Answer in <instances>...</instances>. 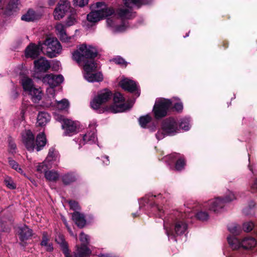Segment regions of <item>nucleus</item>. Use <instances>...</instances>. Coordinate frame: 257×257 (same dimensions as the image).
I'll list each match as a JSON object with an SVG mask.
<instances>
[{
  "mask_svg": "<svg viewBox=\"0 0 257 257\" xmlns=\"http://www.w3.org/2000/svg\"><path fill=\"white\" fill-rule=\"evenodd\" d=\"M55 240L58 243L60 244L65 256L70 257V251L68 249L67 243L65 241L64 236L62 235L59 234L56 237Z\"/></svg>",
  "mask_w": 257,
  "mask_h": 257,
  "instance_id": "obj_26",
  "label": "nucleus"
},
{
  "mask_svg": "<svg viewBox=\"0 0 257 257\" xmlns=\"http://www.w3.org/2000/svg\"><path fill=\"white\" fill-rule=\"evenodd\" d=\"M104 157L106 159V160L105 161H103V163L106 165H108L109 164V160L108 159V157L107 156H105Z\"/></svg>",
  "mask_w": 257,
  "mask_h": 257,
  "instance_id": "obj_57",
  "label": "nucleus"
},
{
  "mask_svg": "<svg viewBox=\"0 0 257 257\" xmlns=\"http://www.w3.org/2000/svg\"><path fill=\"white\" fill-rule=\"evenodd\" d=\"M69 204L70 205V209L74 210L75 211H77L80 209V207L78 203L75 201L71 200L69 202Z\"/></svg>",
  "mask_w": 257,
  "mask_h": 257,
  "instance_id": "obj_46",
  "label": "nucleus"
},
{
  "mask_svg": "<svg viewBox=\"0 0 257 257\" xmlns=\"http://www.w3.org/2000/svg\"><path fill=\"white\" fill-rule=\"evenodd\" d=\"M55 28L61 41L64 42H68L70 38L68 37L66 34L65 26L61 23H57Z\"/></svg>",
  "mask_w": 257,
  "mask_h": 257,
  "instance_id": "obj_22",
  "label": "nucleus"
},
{
  "mask_svg": "<svg viewBox=\"0 0 257 257\" xmlns=\"http://www.w3.org/2000/svg\"><path fill=\"white\" fill-rule=\"evenodd\" d=\"M245 211H246V209H244V211H243L244 213H245L246 215H247L248 213L247 212H245Z\"/></svg>",
  "mask_w": 257,
  "mask_h": 257,
  "instance_id": "obj_62",
  "label": "nucleus"
},
{
  "mask_svg": "<svg viewBox=\"0 0 257 257\" xmlns=\"http://www.w3.org/2000/svg\"><path fill=\"white\" fill-rule=\"evenodd\" d=\"M92 8L95 9L92 10L87 16V20L91 23H96L114 13L113 9L108 7L103 2L96 3Z\"/></svg>",
  "mask_w": 257,
  "mask_h": 257,
  "instance_id": "obj_4",
  "label": "nucleus"
},
{
  "mask_svg": "<svg viewBox=\"0 0 257 257\" xmlns=\"http://www.w3.org/2000/svg\"><path fill=\"white\" fill-rule=\"evenodd\" d=\"M107 25L114 29V31L116 32H122L124 31L128 27V23L123 22L120 25H116L114 21L112 19H107L106 20Z\"/></svg>",
  "mask_w": 257,
  "mask_h": 257,
  "instance_id": "obj_25",
  "label": "nucleus"
},
{
  "mask_svg": "<svg viewBox=\"0 0 257 257\" xmlns=\"http://www.w3.org/2000/svg\"><path fill=\"white\" fill-rule=\"evenodd\" d=\"M228 229L231 233L234 235H237L239 232V227L234 224L229 226Z\"/></svg>",
  "mask_w": 257,
  "mask_h": 257,
  "instance_id": "obj_47",
  "label": "nucleus"
},
{
  "mask_svg": "<svg viewBox=\"0 0 257 257\" xmlns=\"http://www.w3.org/2000/svg\"><path fill=\"white\" fill-rule=\"evenodd\" d=\"M22 142L27 150L32 152L36 149L40 151L46 145L47 140L43 133L39 134L35 141V137L30 130H26L22 134Z\"/></svg>",
  "mask_w": 257,
  "mask_h": 257,
  "instance_id": "obj_1",
  "label": "nucleus"
},
{
  "mask_svg": "<svg viewBox=\"0 0 257 257\" xmlns=\"http://www.w3.org/2000/svg\"><path fill=\"white\" fill-rule=\"evenodd\" d=\"M179 130H182L187 131L190 129L189 120L188 118H184L180 119L179 123L178 124Z\"/></svg>",
  "mask_w": 257,
  "mask_h": 257,
  "instance_id": "obj_36",
  "label": "nucleus"
},
{
  "mask_svg": "<svg viewBox=\"0 0 257 257\" xmlns=\"http://www.w3.org/2000/svg\"><path fill=\"white\" fill-rule=\"evenodd\" d=\"M96 140L95 130L93 129V131L87 132L83 136L82 140L80 141V144H82L83 145L86 143L92 144L95 143Z\"/></svg>",
  "mask_w": 257,
  "mask_h": 257,
  "instance_id": "obj_24",
  "label": "nucleus"
},
{
  "mask_svg": "<svg viewBox=\"0 0 257 257\" xmlns=\"http://www.w3.org/2000/svg\"><path fill=\"white\" fill-rule=\"evenodd\" d=\"M22 85L24 90L28 92L35 87L32 80L28 77H24L22 79Z\"/></svg>",
  "mask_w": 257,
  "mask_h": 257,
  "instance_id": "obj_29",
  "label": "nucleus"
},
{
  "mask_svg": "<svg viewBox=\"0 0 257 257\" xmlns=\"http://www.w3.org/2000/svg\"><path fill=\"white\" fill-rule=\"evenodd\" d=\"M63 221H64V223H65V225L66 226V227L68 228V229L69 230H70V228L68 227L67 223V222H66V220H65V219H64V220H63Z\"/></svg>",
  "mask_w": 257,
  "mask_h": 257,
  "instance_id": "obj_60",
  "label": "nucleus"
},
{
  "mask_svg": "<svg viewBox=\"0 0 257 257\" xmlns=\"http://www.w3.org/2000/svg\"><path fill=\"white\" fill-rule=\"evenodd\" d=\"M30 180L31 181V182L34 184L35 185H36V184L35 183V181L34 180L30 179Z\"/></svg>",
  "mask_w": 257,
  "mask_h": 257,
  "instance_id": "obj_61",
  "label": "nucleus"
},
{
  "mask_svg": "<svg viewBox=\"0 0 257 257\" xmlns=\"http://www.w3.org/2000/svg\"><path fill=\"white\" fill-rule=\"evenodd\" d=\"M254 224L252 222H245L243 224V229L244 231L249 232L253 229Z\"/></svg>",
  "mask_w": 257,
  "mask_h": 257,
  "instance_id": "obj_45",
  "label": "nucleus"
},
{
  "mask_svg": "<svg viewBox=\"0 0 257 257\" xmlns=\"http://www.w3.org/2000/svg\"><path fill=\"white\" fill-rule=\"evenodd\" d=\"M62 127L65 130L64 135L71 136L77 133L78 124L71 119H65L62 124Z\"/></svg>",
  "mask_w": 257,
  "mask_h": 257,
  "instance_id": "obj_17",
  "label": "nucleus"
},
{
  "mask_svg": "<svg viewBox=\"0 0 257 257\" xmlns=\"http://www.w3.org/2000/svg\"><path fill=\"white\" fill-rule=\"evenodd\" d=\"M251 189L252 191H257V178L255 180L253 183L251 185Z\"/></svg>",
  "mask_w": 257,
  "mask_h": 257,
  "instance_id": "obj_55",
  "label": "nucleus"
},
{
  "mask_svg": "<svg viewBox=\"0 0 257 257\" xmlns=\"http://www.w3.org/2000/svg\"><path fill=\"white\" fill-rule=\"evenodd\" d=\"M76 22L75 18L73 16H69L66 21V25L69 27L72 26Z\"/></svg>",
  "mask_w": 257,
  "mask_h": 257,
  "instance_id": "obj_48",
  "label": "nucleus"
},
{
  "mask_svg": "<svg viewBox=\"0 0 257 257\" xmlns=\"http://www.w3.org/2000/svg\"><path fill=\"white\" fill-rule=\"evenodd\" d=\"M165 135H166L164 133L163 130L162 131H159L156 134V137L158 140H160L163 139L165 137Z\"/></svg>",
  "mask_w": 257,
  "mask_h": 257,
  "instance_id": "obj_53",
  "label": "nucleus"
},
{
  "mask_svg": "<svg viewBox=\"0 0 257 257\" xmlns=\"http://www.w3.org/2000/svg\"><path fill=\"white\" fill-rule=\"evenodd\" d=\"M89 0H74V4L80 7H83L88 4Z\"/></svg>",
  "mask_w": 257,
  "mask_h": 257,
  "instance_id": "obj_49",
  "label": "nucleus"
},
{
  "mask_svg": "<svg viewBox=\"0 0 257 257\" xmlns=\"http://www.w3.org/2000/svg\"><path fill=\"white\" fill-rule=\"evenodd\" d=\"M42 43L47 46V55L49 58L55 57L61 52L62 46L56 38H48Z\"/></svg>",
  "mask_w": 257,
  "mask_h": 257,
  "instance_id": "obj_11",
  "label": "nucleus"
},
{
  "mask_svg": "<svg viewBox=\"0 0 257 257\" xmlns=\"http://www.w3.org/2000/svg\"><path fill=\"white\" fill-rule=\"evenodd\" d=\"M29 94L31 96L32 99L34 102H38L42 98V91L39 88L34 87Z\"/></svg>",
  "mask_w": 257,
  "mask_h": 257,
  "instance_id": "obj_31",
  "label": "nucleus"
},
{
  "mask_svg": "<svg viewBox=\"0 0 257 257\" xmlns=\"http://www.w3.org/2000/svg\"><path fill=\"white\" fill-rule=\"evenodd\" d=\"M235 199V195L232 192L228 191L224 198L217 197L214 199L210 200L203 205V208H207L209 210L215 212H218L224 206L225 203L231 202Z\"/></svg>",
  "mask_w": 257,
  "mask_h": 257,
  "instance_id": "obj_6",
  "label": "nucleus"
},
{
  "mask_svg": "<svg viewBox=\"0 0 257 257\" xmlns=\"http://www.w3.org/2000/svg\"><path fill=\"white\" fill-rule=\"evenodd\" d=\"M173 107L177 111L181 112L183 108V103L181 102H177L174 104Z\"/></svg>",
  "mask_w": 257,
  "mask_h": 257,
  "instance_id": "obj_50",
  "label": "nucleus"
},
{
  "mask_svg": "<svg viewBox=\"0 0 257 257\" xmlns=\"http://www.w3.org/2000/svg\"><path fill=\"white\" fill-rule=\"evenodd\" d=\"M176 219L170 228L166 226V221L164 220V228L169 239L177 241L176 236H181L185 233L188 229V224L183 218V214L177 212Z\"/></svg>",
  "mask_w": 257,
  "mask_h": 257,
  "instance_id": "obj_2",
  "label": "nucleus"
},
{
  "mask_svg": "<svg viewBox=\"0 0 257 257\" xmlns=\"http://www.w3.org/2000/svg\"><path fill=\"white\" fill-rule=\"evenodd\" d=\"M42 51V43L39 42L38 45L30 43L25 49V56L26 58H31L34 59L38 57Z\"/></svg>",
  "mask_w": 257,
  "mask_h": 257,
  "instance_id": "obj_15",
  "label": "nucleus"
},
{
  "mask_svg": "<svg viewBox=\"0 0 257 257\" xmlns=\"http://www.w3.org/2000/svg\"><path fill=\"white\" fill-rule=\"evenodd\" d=\"M77 180V176L72 172L64 174L62 177V180L65 185H69Z\"/></svg>",
  "mask_w": 257,
  "mask_h": 257,
  "instance_id": "obj_30",
  "label": "nucleus"
},
{
  "mask_svg": "<svg viewBox=\"0 0 257 257\" xmlns=\"http://www.w3.org/2000/svg\"><path fill=\"white\" fill-rule=\"evenodd\" d=\"M162 130L167 136H174L179 133V127L177 120L173 118H167L162 123Z\"/></svg>",
  "mask_w": 257,
  "mask_h": 257,
  "instance_id": "obj_12",
  "label": "nucleus"
},
{
  "mask_svg": "<svg viewBox=\"0 0 257 257\" xmlns=\"http://www.w3.org/2000/svg\"><path fill=\"white\" fill-rule=\"evenodd\" d=\"M151 120L152 117L149 114L141 116L139 119V123L143 128H145L147 124L150 122Z\"/></svg>",
  "mask_w": 257,
  "mask_h": 257,
  "instance_id": "obj_35",
  "label": "nucleus"
},
{
  "mask_svg": "<svg viewBox=\"0 0 257 257\" xmlns=\"http://www.w3.org/2000/svg\"><path fill=\"white\" fill-rule=\"evenodd\" d=\"M134 216H136V215L135 214H133Z\"/></svg>",
  "mask_w": 257,
  "mask_h": 257,
  "instance_id": "obj_64",
  "label": "nucleus"
},
{
  "mask_svg": "<svg viewBox=\"0 0 257 257\" xmlns=\"http://www.w3.org/2000/svg\"><path fill=\"white\" fill-rule=\"evenodd\" d=\"M58 157V153L55 149L52 147L49 150L48 155L46 158V161L51 162L52 161H56Z\"/></svg>",
  "mask_w": 257,
  "mask_h": 257,
  "instance_id": "obj_34",
  "label": "nucleus"
},
{
  "mask_svg": "<svg viewBox=\"0 0 257 257\" xmlns=\"http://www.w3.org/2000/svg\"><path fill=\"white\" fill-rule=\"evenodd\" d=\"M49 238L46 233H43L42 239L41 242V245L46 247V250L48 252H51L53 250V246L52 243H49Z\"/></svg>",
  "mask_w": 257,
  "mask_h": 257,
  "instance_id": "obj_32",
  "label": "nucleus"
},
{
  "mask_svg": "<svg viewBox=\"0 0 257 257\" xmlns=\"http://www.w3.org/2000/svg\"><path fill=\"white\" fill-rule=\"evenodd\" d=\"M156 209L158 211L156 215L159 218H162L163 216L164 211L158 205H156Z\"/></svg>",
  "mask_w": 257,
  "mask_h": 257,
  "instance_id": "obj_54",
  "label": "nucleus"
},
{
  "mask_svg": "<svg viewBox=\"0 0 257 257\" xmlns=\"http://www.w3.org/2000/svg\"><path fill=\"white\" fill-rule=\"evenodd\" d=\"M175 155V154H172V155H171V156H172V157H173V156H174Z\"/></svg>",
  "mask_w": 257,
  "mask_h": 257,
  "instance_id": "obj_63",
  "label": "nucleus"
},
{
  "mask_svg": "<svg viewBox=\"0 0 257 257\" xmlns=\"http://www.w3.org/2000/svg\"><path fill=\"white\" fill-rule=\"evenodd\" d=\"M110 61L114 62L116 64L119 65L121 67H125L127 65V62L121 57L117 56L110 60Z\"/></svg>",
  "mask_w": 257,
  "mask_h": 257,
  "instance_id": "obj_38",
  "label": "nucleus"
},
{
  "mask_svg": "<svg viewBox=\"0 0 257 257\" xmlns=\"http://www.w3.org/2000/svg\"><path fill=\"white\" fill-rule=\"evenodd\" d=\"M80 240L82 243L80 246H77V250L78 248L81 247L82 245L87 247V244L89 243V236L83 232H81L80 234Z\"/></svg>",
  "mask_w": 257,
  "mask_h": 257,
  "instance_id": "obj_39",
  "label": "nucleus"
},
{
  "mask_svg": "<svg viewBox=\"0 0 257 257\" xmlns=\"http://www.w3.org/2000/svg\"><path fill=\"white\" fill-rule=\"evenodd\" d=\"M91 253V251L88 247L82 245L76 251L73 252L72 254H70V257H88Z\"/></svg>",
  "mask_w": 257,
  "mask_h": 257,
  "instance_id": "obj_27",
  "label": "nucleus"
},
{
  "mask_svg": "<svg viewBox=\"0 0 257 257\" xmlns=\"http://www.w3.org/2000/svg\"><path fill=\"white\" fill-rule=\"evenodd\" d=\"M227 241L233 249H237L242 247L245 249H251L256 245L255 239L251 237H245L240 241L237 238L233 236H228Z\"/></svg>",
  "mask_w": 257,
  "mask_h": 257,
  "instance_id": "obj_8",
  "label": "nucleus"
},
{
  "mask_svg": "<svg viewBox=\"0 0 257 257\" xmlns=\"http://www.w3.org/2000/svg\"><path fill=\"white\" fill-rule=\"evenodd\" d=\"M16 171L21 174H23V173L22 169L20 167H19V166L18 167V168L17 169V170H16Z\"/></svg>",
  "mask_w": 257,
  "mask_h": 257,
  "instance_id": "obj_59",
  "label": "nucleus"
},
{
  "mask_svg": "<svg viewBox=\"0 0 257 257\" xmlns=\"http://www.w3.org/2000/svg\"><path fill=\"white\" fill-rule=\"evenodd\" d=\"M171 105L172 102L169 99H161L156 101L153 108L155 117L159 119L165 117Z\"/></svg>",
  "mask_w": 257,
  "mask_h": 257,
  "instance_id": "obj_10",
  "label": "nucleus"
},
{
  "mask_svg": "<svg viewBox=\"0 0 257 257\" xmlns=\"http://www.w3.org/2000/svg\"><path fill=\"white\" fill-rule=\"evenodd\" d=\"M50 116L45 112H40L37 116V123L39 126H43L50 120Z\"/></svg>",
  "mask_w": 257,
  "mask_h": 257,
  "instance_id": "obj_28",
  "label": "nucleus"
},
{
  "mask_svg": "<svg viewBox=\"0 0 257 257\" xmlns=\"http://www.w3.org/2000/svg\"><path fill=\"white\" fill-rule=\"evenodd\" d=\"M34 65L36 70L40 72H45L50 68L49 62L43 57L35 60Z\"/></svg>",
  "mask_w": 257,
  "mask_h": 257,
  "instance_id": "obj_18",
  "label": "nucleus"
},
{
  "mask_svg": "<svg viewBox=\"0 0 257 257\" xmlns=\"http://www.w3.org/2000/svg\"><path fill=\"white\" fill-rule=\"evenodd\" d=\"M185 165V162L183 158H180L178 159L176 163L175 168L178 171L182 170Z\"/></svg>",
  "mask_w": 257,
  "mask_h": 257,
  "instance_id": "obj_42",
  "label": "nucleus"
},
{
  "mask_svg": "<svg viewBox=\"0 0 257 257\" xmlns=\"http://www.w3.org/2000/svg\"><path fill=\"white\" fill-rule=\"evenodd\" d=\"M120 85L122 89L130 92L133 93L138 90L136 83L128 79H124L120 82Z\"/></svg>",
  "mask_w": 257,
  "mask_h": 257,
  "instance_id": "obj_19",
  "label": "nucleus"
},
{
  "mask_svg": "<svg viewBox=\"0 0 257 257\" xmlns=\"http://www.w3.org/2000/svg\"><path fill=\"white\" fill-rule=\"evenodd\" d=\"M9 165L12 167V168L15 170H17L18 167L19 166V164L16 162L15 160L12 159L11 158H9Z\"/></svg>",
  "mask_w": 257,
  "mask_h": 257,
  "instance_id": "obj_51",
  "label": "nucleus"
},
{
  "mask_svg": "<svg viewBox=\"0 0 257 257\" xmlns=\"http://www.w3.org/2000/svg\"><path fill=\"white\" fill-rule=\"evenodd\" d=\"M45 177L47 180L55 182L58 179L59 174L56 171H49L45 172Z\"/></svg>",
  "mask_w": 257,
  "mask_h": 257,
  "instance_id": "obj_33",
  "label": "nucleus"
},
{
  "mask_svg": "<svg viewBox=\"0 0 257 257\" xmlns=\"http://www.w3.org/2000/svg\"><path fill=\"white\" fill-rule=\"evenodd\" d=\"M195 216L198 219L202 221H206L209 218V215L205 211H199Z\"/></svg>",
  "mask_w": 257,
  "mask_h": 257,
  "instance_id": "obj_40",
  "label": "nucleus"
},
{
  "mask_svg": "<svg viewBox=\"0 0 257 257\" xmlns=\"http://www.w3.org/2000/svg\"><path fill=\"white\" fill-rule=\"evenodd\" d=\"M45 162H43L42 163H40L37 167V171L42 173L43 172H47V170L48 169V167L45 164Z\"/></svg>",
  "mask_w": 257,
  "mask_h": 257,
  "instance_id": "obj_44",
  "label": "nucleus"
},
{
  "mask_svg": "<svg viewBox=\"0 0 257 257\" xmlns=\"http://www.w3.org/2000/svg\"><path fill=\"white\" fill-rule=\"evenodd\" d=\"M41 17V15L39 13L30 9L22 16L21 20L26 22H33L40 19Z\"/></svg>",
  "mask_w": 257,
  "mask_h": 257,
  "instance_id": "obj_23",
  "label": "nucleus"
},
{
  "mask_svg": "<svg viewBox=\"0 0 257 257\" xmlns=\"http://www.w3.org/2000/svg\"><path fill=\"white\" fill-rule=\"evenodd\" d=\"M124 7L119 8L116 13L122 20L131 19L136 17V13L133 12V8L137 6L139 8L142 4H146L144 0H123Z\"/></svg>",
  "mask_w": 257,
  "mask_h": 257,
  "instance_id": "obj_5",
  "label": "nucleus"
},
{
  "mask_svg": "<svg viewBox=\"0 0 257 257\" xmlns=\"http://www.w3.org/2000/svg\"><path fill=\"white\" fill-rule=\"evenodd\" d=\"M17 233L20 239L24 241L28 239L32 235V230L27 226L24 225L18 228Z\"/></svg>",
  "mask_w": 257,
  "mask_h": 257,
  "instance_id": "obj_20",
  "label": "nucleus"
},
{
  "mask_svg": "<svg viewBox=\"0 0 257 257\" xmlns=\"http://www.w3.org/2000/svg\"><path fill=\"white\" fill-rule=\"evenodd\" d=\"M68 106L69 102L67 99H64L57 102V107L59 109L63 110L67 108Z\"/></svg>",
  "mask_w": 257,
  "mask_h": 257,
  "instance_id": "obj_41",
  "label": "nucleus"
},
{
  "mask_svg": "<svg viewBox=\"0 0 257 257\" xmlns=\"http://www.w3.org/2000/svg\"><path fill=\"white\" fill-rule=\"evenodd\" d=\"M5 183L7 187L10 189H15L16 188V185L14 181L10 178L5 180Z\"/></svg>",
  "mask_w": 257,
  "mask_h": 257,
  "instance_id": "obj_43",
  "label": "nucleus"
},
{
  "mask_svg": "<svg viewBox=\"0 0 257 257\" xmlns=\"http://www.w3.org/2000/svg\"><path fill=\"white\" fill-rule=\"evenodd\" d=\"M63 81L64 77L62 75H56L53 74H46L42 79L44 83L48 84L52 88L59 85Z\"/></svg>",
  "mask_w": 257,
  "mask_h": 257,
  "instance_id": "obj_16",
  "label": "nucleus"
},
{
  "mask_svg": "<svg viewBox=\"0 0 257 257\" xmlns=\"http://www.w3.org/2000/svg\"><path fill=\"white\" fill-rule=\"evenodd\" d=\"M72 218L77 226L81 228L84 227L86 221L83 214L79 211H74L72 213Z\"/></svg>",
  "mask_w": 257,
  "mask_h": 257,
  "instance_id": "obj_21",
  "label": "nucleus"
},
{
  "mask_svg": "<svg viewBox=\"0 0 257 257\" xmlns=\"http://www.w3.org/2000/svg\"><path fill=\"white\" fill-rule=\"evenodd\" d=\"M56 119L58 120V121H60L62 122V124L64 123V120L65 119H68L67 118H65L62 115H58L57 116Z\"/></svg>",
  "mask_w": 257,
  "mask_h": 257,
  "instance_id": "obj_56",
  "label": "nucleus"
},
{
  "mask_svg": "<svg viewBox=\"0 0 257 257\" xmlns=\"http://www.w3.org/2000/svg\"><path fill=\"white\" fill-rule=\"evenodd\" d=\"M57 0H49V5L50 6H53L55 4Z\"/></svg>",
  "mask_w": 257,
  "mask_h": 257,
  "instance_id": "obj_58",
  "label": "nucleus"
},
{
  "mask_svg": "<svg viewBox=\"0 0 257 257\" xmlns=\"http://www.w3.org/2000/svg\"><path fill=\"white\" fill-rule=\"evenodd\" d=\"M70 8V4L67 0H61L58 3L54 12V19L59 20L62 19L66 13L68 12Z\"/></svg>",
  "mask_w": 257,
  "mask_h": 257,
  "instance_id": "obj_14",
  "label": "nucleus"
},
{
  "mask_svg": "<svg viewBox=\"0 0 257 257\" xmlns=\"http://www.w3.org/2000/svg\"><path fill=\"white\" fill-rule=\"evenodd\" d=\"M97 54L98 52L95 47L82 44L78 50L72 53V58L78 63L81 62L85 63L88 61H94Z\"/></svg>",
  "mask_w": 257,
  "mask_h": 257,
  "instance_id": "obj_3",
  "label": "nucleus"
},
{
  "mask_svg": "<svg viewBox=\"0 0 257 257\" xmlns=\"http://www.w3.org/2000/svg\"><path fill=\"white\" fill-rule=\"evenodd\" d=\"M112 96L111 91L108 89L98 91L97 94L90 101L91 107L95 110H99L101 105L109 100Z\"/></svg>",
  "mask_w": 257,
  "mask_h": 257,
  "instance_id": "obj_9",
  "label": "nucleus"
},
{
  "mask_svg": "<svg viewBox=\"0 0 257 257\" xmlns=\"http://www.w3.org/2000/svg\"><path fill=\"white\" fill-rule=\"evenodd\" d=\"M9 147L10 151L13 153L16 149V145L13 141L10 140L9 141Z\"/></svg>",
  "mask_w": 257,
  "mask_h": 257,
  "instance_id": "obj_52",
  "label": "nucleus"
},
{
  "mask_svg": "<svg viewBox=\"0 0 257 257\" xmlns=\"http://www.w3.org/2000/svg\"><path fill=\"white\" fill-rule=\"evenodd\" d=\"M125 99L119 92H115L113 96V104L111 105L109 110L113 113L122 112L127 109V106L124 103Z\"/></svg>",
  "mask_w": 257,
  "mask_h": 257,
  "instance_id": "obj_13",
  "label": "nucleus"
},
{
  "mask_svg": "<svg viewBox=\"0 0 257 257\" xmlns=\"http://www.w3.org/2000/svg\"><path fill=\"white\" fill-rule=\"evenodd\" d=\"M85 73L84 77L88 81L90 82H100L103 80L101 73H93L97 70V65L94 61H88L84 65Z\"/></svg>",
  "mask_w": 257,
  "mask_h": 257,
  "instance_id": "obj_7",
  "label": "nucleus"
},
{
  "mask_svg": "<svg viewBox=\"0 0 257 257\" xmlns=\"http://www.w3.org/2000/svg\"><path fill=\"white\" fill-rule=\"evenodd\" d=\"M20 4L19 0H11L7 7L9 11H16Z\"/></svg>",
  "mask_w": 257,
  "mask_h": 257,
  "instance_id": "obj_37",
  "label": "nucleus"
}]
</instances>
